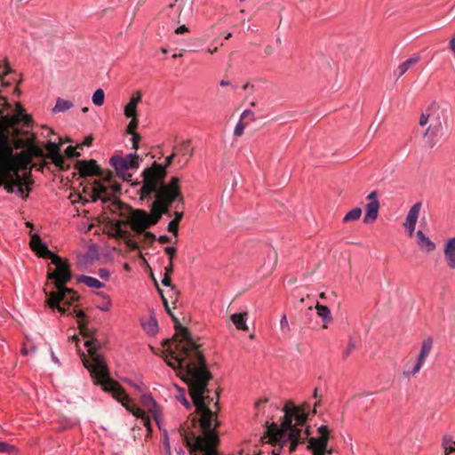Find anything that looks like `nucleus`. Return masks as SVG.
Listing matches in <instances>:
<instances>
[{"mask_svg":"<svg viewBox=\"0 0 455 455\" xmlns=\"http://www.w3.org/2000/svg\"><path fill=\"white\" fill-rule=\"evenodd\" d=\"M202 343H148V347L173 370H183L188 379L198 383L203 395H208L213 375L208 368Z\"/></svg>","mask_w":455,"mask_h":455,"instance_id":"nucleus-1","label":"nucleus"},{"mask_svg":"<svg viewBox=\"0 0 455 455\" xmlns=\"http://www.w3.org/2000/svg\"><path fill=\"white\" fill-rule=\"evenodd\" d=\"M106 343H84L87 354L75 343L77 355L84 367L89 371L92 383L101 389L111 394L113 398L118 401L129 412L137 419L145 416L147 411L140 408L128 395L124 387L110 375V370L102 353L103 345Z\"/></svg>","mask_w":455,"mask_h":455,"instance_id":"nucleus-2","label":"nucleus"},{"mask_svg":"<svg viewBox=\"0 0 455 455\" xmlns=\"http://www.w3.org/2000/svg\"><path fill=\"white\" fill-rule=\"evenodd\" d=\"M198 417H193L179 428L183 444L189 453L198 452L203 449L219 447L220 443L219 428L221 422L208 406L196 410Z\"/></svg>","mask_w":455,"mask_h":455,"instance_id":"nucleus-3","label":"nucleus"},{"mask_svg":"<svg viewBox=\"0 0 455 455\" xmlns=\"http://www.w3.org/2000/svg\"><path fill=\"white\" fill-rule=\"evenodd\" d=\"M166 175L167 172L156 162L151 167L146 168L142 172L143 185L140 189V197H150L155 193L156 204L163 202L172 204L176 200L183 204L179 178L173 177L168 184H165L164 180Z\"/></svg>","mask_w":455,"mask_h":455,"instance_id":"nucleus-4","label":"nucleus"},{"mask_svg":"<svg viewBox=\"0 0 455 455\" xmlns=\"http://www.w3.org/2000/svg\"><path fill=\"white\" fill-rule=\"evenodd\" d=\"M46 303L52 309H57L61 315H71L77 318L78 328L80 334L86 339H90L88 341H96L97 337L94 336V330L91 328L88 323L84 321V313L74 307L70 309V306L76 301L79 300V295L76 291L71 288L66 287V285L56 288V291H46Z\"/></svg>","mask_w":455,"mask_h":455,"instance_id":"nucleus-5","label":"nucleus"},{"mask_svg":"<svg viewBox=\"0 0 455 455\" xmlns=\"http://www.w3.org/2000/svg\"><path fill=\"white\" fill-rule=\"evenodd\" d=\"M31 164V156L27 152L13 155V148L8 137L0 132V170L15 176H20V171H26Z\"/></svg>","mask_w":455,"mask_h":455,"instance_id":"nucleus-6","label":"nucleus"},{"mask_svg":"<svg viewBox=\"0 0 455 455\" xmlns=\"http://www.w3.org/2000/svg\"><path fill=\"white\" fill-rule=\"evenodd\" d=\"M121 193L120 184H112L106 186L100 180H94L92 186V194L91 196L92 202H96L100 199L104 204L111 202L108 206L111 212L116 213L123 209L126 208V205L116 199V196Z\"/></svg>","mask_w":455,"mask_h":455,"instance_id":"nucleus-7","label":"nucleus"},{"mask_svg":"<svg viewBox=\"0 0 455 455\" xmlns=\"http://www.w3.org/2000/svg\"><path fill=\"white\" fill-rule=\"evenodd\" d=\"M52 263L55 265V269L49 271L47 279L53 282L54 287L59 288L66 285L72 278L70 266L67 259H62L60 256L53 257Z\"/></svg>","mask_w":455,"mask_h":455,"instance_id":"nucleus-8","label":"nucleus"},{"mask_svg":"<svg viewBox=\"0 0 455 455\" xmlns=\"http://www.w3.org/2000/svg\"><path fill=\"white\" fill-rule=\"evenodd\" d=\"M109 164L113 166L120 179L129 180L132 178V174L127 172L130 169H137L139 167V156L135 154H128L124 157L114 156L110 158Z\"/></svg>","mask_w":455,"mask_h":455,"instance_id":"nucleus-9","label":"nucleus"},{"mask_svg":"<svg viewBox=\"0 0 455 455\" xmlns=\"http://www.w3.org/2000/svg\"><path fill=\"white\" fill-rule=\"evenodd\" d=\"M125 224H129L132 229L137 234H142L147 228L157 223V216L148 214L144 210H132L131 216Z\"/></svg>","mask_w":455,"mask_h":455,"instance_id":"nucleus-10","label":"nucleus"},{"mask_svg":"<svg viewBox=\"0 0 455 455\" xmlns=\"http://www.w3.org/2000/svg\"><path fill=\"white\" fill-rule=\"evenodd\" d=\"M152 279L155 283V285L156 286L157 291L159 292L162 298L166 311L172 315V319L175 321L176 323L175 336L172 337V339H164L162 341H196L194 338L191 336L188 329L179 323L178 320L172 315L166 296L164 295L163 290L160 289L156 279L153 275Z\"/></svg>","mask_w":455,"mask_h":455,"instance_id":"nucleus-11","label":"nucleus"},{"mask_svg":"<svg viewBox=\"0 0 455 455\" xmlns=\"http://www.w3.org/2000/svg\"><path fill=\"white\" fill-rule=\"evenodd\" d=\"M140 403L143 407L148 408V413H150L157 425L159 430H162V412L159 404L155 400L151 393L142 394Z\"/></svg>","mask_w":455,"mask_h":455,"instance_id":"nucleus-12","label":"nucleus"},{"mask_svg":"<svg viewBox=\"0 0 455 455\" xmlns=\"http://www.w3.org/2000/svg\"><path fill=\"white\" fill-rule=\"evenodd\" d=\"M47 155L44 157L50 158L60 171H67L69 164H66L64 156L60 154V147L55 142L49 141L45 146Z\"/></svg>","mask_w":455,"mask_h":455,"instance_id":"nucleus-13","label":"nucleus"},{"mask_svg":"<svg viewBox=\"0 0 455 455\" xmlns=\"http://www.w3.org/2000/svg\"><path fill=\"white\" fill-rule=\"evenodd\" d=\"M289 409L292 412L293 419L296 421V426H304L308 419L310 404L304 402L300 405H296L292 400L287 401Z\"/></svg>","mask_w":455,"mask_h":455,"instance_id":"nucleus-14","label":"nucleus"},{"mask_svg":"<svg viewBox=\"0 0 455 455\" xmlns=\"http://www.w3.org/2000/svg\"><path fill=\"white\" fill-rule=\"evenodd\" d=\"M75 168L78 171L82 178L101 175V168L93 159L77 160Z\"/></svg>","mask_w":455,"mask_h":455,"instance_id":"nucleus-15","label":"nucleus"},{"mask_svg":"<svg viewBox=\"0 0 455 455\" xmlns=\"http://www.w3.org/2000/svg\"><path fill=\"white\" fill-rule=\"evenodd\" d=\"M173 152L176 153V156L180 157L178 163H182L181 167L187 165L194 155L191 140H187L180 141L178 145L173 147Z\"/></svg>","mask_w":455,"mask_h":455,"instance_id":"nucleus-16","label":"nucleus"},{"mask_svg":"<svg viewBox=\"0 0 455 455\" xmlns=\"http://www.w3.org/2000/svg\"><path fill=\"white\" fill-rule=\"evenodd\" d=\"M30 248L33 251L36 253L41 258L50 259L53 260V257H57L58 255L54 254L51 251L45 243H42L40 236L36 234L31 235V239L29 243Z\"/></svg>","mask_w":455,"mask_h":455,"instance_id":"nucleus-17","label":"nucleus"},{"mask_svg":"<svg viewBox=\"0 0 455 455\" xmlns=\"http://www.w3.org/2000/svg\"><path fill=\"white\" fill-rule=\"evenodd\" d=\"M188 395L196 410H200V408L207 406L204 402V398L198 383L195 380L188 379Z\"/></svg>","mask_w":455,"mask_h":455,"instance_id":"nucleus-18","label":"nucleus"},{"mask_svg":"<svg viewBox=\"0 0 455 455\" xmlns=\"http://www.w3.org/2000/svg\"><path fill=\"white\" fill-rule=\"evenodd\" d=\"M267 434L269 437V443L272 445H276L277 443H282V444H285L287 442L286 435L283 432L281 426H278L277 423L272 422L267 426Z\"/></svg>","mask_w":455,"mask_h":455,"instance_id":"nucleus-19","label":"nucleus"},{"mask_svg":"<svg viewBox=\"0 0 455 455\" xmlns=\"http://www.w3.org/2000/svg\"><path fill=\"white\" fill-rule=\"evenodd\" d=\"M432 347V343H422V347L416 361L414 362L412 368L405 370L403 374L406 376L413 375L417 373L421 368L425 358L428 355Z\"/></svg>","mask_w":455,"mask_h":455,"instance_id":"nucleus-20","label":"nucleus"},{"mask_svg":"<svg viewBox=\"0 0 455 455\" xmlns=\"http://www.w3.org/2000/svg\"><path fill=\"white\" fill-rule=\"evenodd\" d=\"M20 184V176H15L12 173H7L6 171L0 170V187L4 186L8 193H13L14 187Z\"/></svg>","mask_w":455,"mask_h":455,"instance_id":"nucleus-21","label":"nucleus"},{"mask_svg":"<svg viewBox=\"0 0 455 455\" xmlns=\"http://www.w3.org/2000/svg\"><path fill=\"white\" fill-rule=\"evenodd\" d=\"M317 432L319 434V436L308 437L307 438V442L312 444L315 443L328 445L331 432L329 427L327 425H322L317 428Z\"/></svg>","mask_w":455,"mask_h":455,"instance_id":"nucleus-22","label":"nucleus"},{"mask_svg":"<svg viewBox=\"0 0 455 455\" xmlns=\"http://www.w3.org/2000/svg\"><path fill=\"white\" fill-rule=\"evenodd\" d=\"M301 431L299 427H294L291 432L286 433V439L290 441V452L295 451L299 444H303L307 441V438H301Z\"/></svg>","mask_w":455,"mask_h":455,"instance_id":"nucleus-23","label":"nucleus"},{"mask_svg":"<svg viewBox=\"0 0 455 455\" xmlns=\"http://www.w3.org/2000/svg\"><path fill=\"white\" fill-rule=\"evenodd\" d=\"M444 259L448 267L451 269L455 268V236L450 238L443 248Z\"/></svg>","mask_w":455,"mask_h":455,"instance_id":"nucleus-24","label":"nucleus"},{"mask_svg":"<svg viewBox=\"0 0 455 455\" xmlns=\"http://www.w3.org/2000/svg\"><path fill=\"white\" fill-rule=\"evenodd\" d=\"M283 411H284V416H283V419L280 426H281V428L283 429V432H284V434L286 435V433L291 432L294 427H298L292 423V421L294 419L292 417V412L289 409L287 402L285 403V404L283 406Z\"/></svg>","mask_w":455,"mask_h":455,"instance_id":"nucleus-25","label":"nucleus"},{"mask_svg":"<svg viewBox=\"0 0 455 455\" xmlns=\"http://www.w3.org/2000/svg\"><path fill=\"white\" fill-rule=\"evenodd\" d=\"M419 60L420 57L418 54L413 55L397 67V68L395 70V75L397 76V78L401 77L405 74L406 71L416 65Z\"/></svg>","mask_w":455,"mask_h":455,"instance_id":"nucleus-26","label":"nucleus"},{"mask_svg":"<svg viewBox=\"0 0 455 455\" xmlns=\"http://www.w3.org/2000/svg\"><path fill=\"white\" fill-rule=\"evenodd\" d=\"M379 204L378 200L371 201L366 205V213L363 218L364 223H371L375 221L378 217Z\"/></svg>","mask_w":455,"mask_h":455,"instance_id":"nucleus-27","label":"nucleus"},{"mask_svg":"<svg viewBox=\"0 0 455 455\" xmlns=\"http://www.w3.org/2000/svg\"><path fill=\"white\" fill-rule=\"evenodd\" d=\"M429 111V125L435 128V130L438 128H443L442 124V116H443V112L437 107H431L428 108Z\"/></svg>","mask_w":455,"mask_h":455,"instance_id":"nucleus-28","label":"nucleus"},{"mask_svg":"<svg viewBox=\"0 0 455 455\" xmlns=\"http://www.w3.org/2000/svg\"><path fill=\"white\" fill-rule=\"evenodd\" d=\"M417 243L422 251L430 252L435 249V244L427 237L421 230L416 233Z\"/></svg>","mask_w":455,"mask_h":455,"instance_id":"nucleus-29","label":"nucleus"},{"mask_svg":"<svg viewBox=\"0 0 455 455\" xmlns=\"http://www.w3.org/2000/svg\"><path fill=\"white\" fill-rule=\"evenodd\" d=\"M172 204L163 202L159 204H156V200L152 204L151 212L154 216H157V222L161 219L163 214L169 213V207Z\"/></svg>","mask_w":455,"mask_h":455,"instance_id":"nucleus-30","label":"nucleus"},{"mask_svg":"<svg viewBox=\"0 0 455 455\" xmlns=\"http://www.w3.org/2000/svg\"><path fill=\"white\" fill-rule=\"evenodd\" d=\"M420 208H421V203H416L415 204H413L411 206V208L410 209L408 215L406 217L405 224H409L411 226L416 225Z\"/></svg>","mask_w":455,"mask_h":455,"instance_id":"nucleus-31","label":"nucleus"},{"mask_svg":"<svg viewBox=\"0 0 455 455\" xmlns=\"http://www.w3.org/2000/svg\"><path fill=\"white\" fill-rule=\"evenodd\" d=\"M315 309L317 315L323 319L324 322V327H326V323H331L332 321L331 313L328 307L321 305L319 302L315 305Z\"/></svg>","mask_w":455,"mask_h":455,"instance_id":"nucleus-32","label":"nucleus"},{"mask_svg":"<svg viewBox=\"0 0 455 455\" xmlns=\"http://www.w3.org/2000/svg\"><path fill=\"white\" fill-rule=\"evenodd\" d=\"M246 316H247V313L246 312L234 314V315H231V321L235 325L236 329L242 330V331H245V330L248 329L247 325H246V323H245Z\"/></svg>","mask_w":455,"mask_h":455,"instance_id":"nucleus-33","label":"nucleus"},{"mask_svg":"<svg viewBox=\"0 0 455 455\" xmlns=\"http://www.w3.org/2000/svg\"><path fill=\"white\" fill-rule=\"evenodd\" d=\"M0 121L3 124V128H2V132L4 134V125H8V126H14L16 124H18L19 123H20V116H19V111L17 112V114L15 115H12V116H0Z\"/></svg>","mask_w":455,"mask_h":455,"instance_id":"nucleus-34","label":"nucleus"},{"mask_svg":"<svg viewBox=\"0 0 455 455\" xmlns=\"http://www.w3.org/2000/svg\"><path fill=\"white\" fill-rule=\"evenodd\" d=\"M77 281L79 283H83L84 284H86L88 287H92V288H102L104 286V283L100 282L98 279L94 278V277H92V276H87V275H80L77 277Z\"/></svg>","mask_w":455,"mask_h":455,"instance_id":"nucleus-35","label":"nucleus"},{"mask_svg":"<svg viewBox=\"0 0 455 455\" xmlns=\"http://www.w3.org/2000/svg\"><path fill=\"white\" fill-rule=\"evenodd\" d=\"M124 221L117 220L112 224V229L115 231L116 236L119 238H128L130 234L123 229V226H127Z\"/></svg>","mask_w":455,"mask_h":455,"instance_id":"nucleus-36","label":"nucleus"},{"mask_svg":"<svg viewBox=\"0 0 455 455\" xmlns=\"http://www.w3.org/2000/svg\"><path fill=\"white\" fill-rule=\"evenodd\" d=\"M75 426L76 422H74L71 419L63 417L57 421L56 431L63 432L68 429H72Z\"/></svg>","mask_w":455,"mask_h":455,"instance_id":"nucleus-37","label":"nucleus"},{"mask_svg":"<svg viewBox=\"0 0 455 455\" xmlns=\"http://www.w3.org/2000/svg\"><path fill=\"white\" fill-rule=\"evenodd\" d=\"M443 128L435 129L432 126H428L424 133V136L427 139V143L430 147H433L435 143V138L441 133Z\"/></svg>","mask_w":455,"mask_h":455,"instance_id":"nucleus-38","label":"nucleus"},{"mask_svg":"<svg viewBox=\"0 0 455 455\" xmlns=\"http://www.w3.org/2000/svg\"><path fill=\"white\" fill-rule=\"evenodd\" d=\"M267 259H268V262L267 260H265L264 262V266L266 265H268L267 266V270L269 272H272L276 264H277V259H278V256H277V252L275 249L273 248H270L267 251Z\"/></svg>","mask_w":455,"mask_h":455,"instance_id":"nucleus-39","label":"nucleus"},{"mask_svg":"<svg viewBox=\"0 0 455 455\" xmlns=\"http://www.w3.org/2000/svg\"><path fill=\"white\" fill-rule=\"evenodd\" d=\"M442 444L444 449V455H450L451 452H455V441H452L451 435H444Z\"/></svg>","mask_w":455,"mask_h":455,"instance_id":"nucleus-40","label":"nucleus"},{"mask_svg":"<svg viewBox=\"0 0 455 455\" xmlns=\"http://www.w3.org/2000/svg\"><path fill=\"white\" fill-rule=\"evenodd\" d=\"M73 107V103L69 100L58 98L56 101V105L53 108V112H64L66 110L70 109Z\"/></svg>","mask_w":455,"mask_h":455,"instance_id":"nucleus-41","label":"nucleus"},{"mask_svg":"<svg viewBox=\"0 0 455 455\" xmlns=\"http://www.w3.org/2000/svg\"><path fill=\"white\" fill-rule=\"evenodd\" d=\"M361 215H362L361 208L355 207L345 215V217L343 218V222L348 223V222L355 221L360 219Z\"/></svg>","mask_w":455,"mask_h":455,"instance_id":"nucleus-42","label":"nucleus"},{"mask_svg":"<svg viewBox=\"0 0 455 455\" xmlns=\"http://www.w3.org/2000/svg\"><path fill=\"white\" fill-rule=\"evenodd\" d=\"M173 272V261H169V264L164 267V275L162 279V284L164 286H171L172 279L171 275Z\"/></svg>","mask_w":455,"mask_h":455,"instance_id":"nucleus-43","label":"nucleus"},{"mask_svg":"<svg viewBox=\"0 0 455 455\" xmlns=\"http://www.w3.org/2000/svg\"><path fill=\"white\" fill-rule=\"evenodd\" d=\"M31 157L32 156H36V157H44L45 155L43 151V149L36 145L35 142H30L28 144V148H27V151H26Z\"/></svg>","mask_w":455,"mask_h":455,"instance_id":"nucleus-44","label":"nucleus"},{"mask_svg":"<svg viewBox=\"0 0 455 455\" xmlns=\"http://www.w3.org/2000/svg\"><path fill=\"white\" fill-rule=\"evenodd\" d=\"M0 453L19 454V449L11 443L0 440Z\"/></svg>","mask_w":455,"mask_h":455,"instance_id":"nucleus-45","label":"nucleus"},{"mask_svg":"<svg viewBox=\"0 0 455 455\" xmlns=\"http://www.w3.org/2000/svg\"><path fill=\"white\" fill-rule=\"evenodd\" d=\"M32 184H33V181H25V182H23V180L20 177V184L16 185V187L18 188L17 193L20 196H23V197H27L28 194V192L30 190L29 187Z\"/></svg>","mask_w":455,"mask_h":455,"instance_id":"nucleus-46","label":"nucleus"},{"mask_svg":"<svg viewBox=\"0 0 455 455\" xmlns=\"http://www.w3.org/2000/svg\"><path fill=\"white\" fill-rule=\"evenodd\" d=\"M143 329L150 335H154L157 331V322L156 319L150 318L142 323Z\"/></svg>","mask_w":455,"mask_h":455,"instance_id":"nucleus-47","label":"nucleus"},{"mask_svg":"<svg viewBox=\"0 0 455 455\" xmlns=\"http://www.w3.org/2000/svg\"><path fill=\"white\" fill-rule=\"evenodd\" d=\"M326 444H315L307 443V449L312 451V455H324Z\"/></svg>","mask_w":455,"mask_h":455,"instance_id":"nucleus-48","label":"nucleus"},{"mask_svg":"<svg viewBox=\"0 0 455 455\" xmlns=\"http://www.w3.org/2000/svg\"><path fill=\"white\" fill-rule=\"evenodd\" d=\"M179 394L176 395V399L188 410L191 409V404L186 397L185 389L178 387Z\"/></svg>","mask_w":455,"mask_h":455,"instance_id":"nucleus-49","label":"nucleus"},{"mask_svg":"<svg viewBox=\"0 0 455 455\" xmlns=\"http://www.w3.org/2000/svg\"><path fill=\"white\" fill-rule=\"evenodd\" d=\"M105 94L102 89H97L92 95V102L96 106H102L104 103Z\"/></svg>","mask_w":455,"mask_h":455,"instance_id":"nucleus-50","label":"nucleus"},{"mask_svg":"<svg viewBox=\"0 0 455 455\" xmlns=\"http://www.w3.org/2000/svg\"><path fill=\"white\" fill-rule=\"evenodd\" d=\"M140 419L142 420L143 425H144V427H146V430H147L146 437L151 436L152 433H153V426H152L151 419H150L148 413L147 412L145 414V416H142L140 418Z\"/></svg>","mask_w":455,"mask_h":455,"instance_id":"nucleus-51","label":"nucleus"},{"mask_svg":"<svg viewBox=\"0 0 455 455\" xmlns=\"http://www.w3.org/2000/svg\"><path fill=\"white\" fill-rule=\"evenodd\" d=\"M16 108L19 111V116H20V122H23L24 125L29 126L32 123V118L30 116L24 114V109L22 108L20 103L16 104Z\"/></svg>","mask_w":455,"mask_h":455,"instance_id":"nucleus-52","label":"nucleus"},{"mask_svg":"<svg viewBox=\"0 0 455 455\" xmlns=\"http://www.w3.org/2000/svg\"><path fill=\"white\" fill-rule=\"evenodd\" d=\"M124 115L126 117H137V106L133 103L129 102L124 107Z\"/></svg>","mask_w":455,"mask_h":455,"instance_id":"nucleus-53","label":"nucleus"},{"mask_svg":"<svg viewBox=\"0 0 455 455\" xmlns=\"http://www.w3.org/2000/svg\"><path fill=\"white\" fill-rule=\"evenodd\" d=\"M98 176L100 177L104 182L108 183L107 186H110L112 184H117L116 182L112 181L113 172L111 171H108V170L103 171L101 169V175H98Z\"/></svg>","mask_w":455,"mask_h":455,"instance_id":"nucleus-54","label":"nucleus"},{"mask_svg":"<svg viewBox=\"0 0 455 455\" xmlns=\"http://www.w3.org/2000/svg\"><path fill=\"white\" fill-rule=\"evenodd\" d=\"M248 123L244 122L243 120L240 119L237 124L235 127L234 130V135L236 137H240L243 135V131L245 127L247 126Z\"/></svg>","mask_w":455,"mask_h":455,"instance_id":"nucleus-55","label":"nucleus"},{"mask_svg":"<svg viewBox=\"0 0 455 455\" xmlns=\"http://www.w3.org/2000/svg\"><path fill=\"white\" fill-rule=\"evenodd\" d=\"M169 290L167 291V294L172 300V303H175L178 300V297L180 294L179 290L171 283V286H168Z\"/></svg>","mask_w":455,"mask_h":455,"instance_id":"nucleus-56","label":"nucleus"},{"mask_svg":"<svg viewBox=\"0 0 455 455\" xmlns=\"http://www.w3.org/2000/svg\"><path fill=\"white\" fill-rule=\"evenodd\" d=\"M190 455H220L218 447L207 448L198 451V452L190 453Z\"/></svg>","mask_w":455,"mask_h":455,"instance_id":"nucleus-57","label":"nucleus"},{"mask_svg":"<svg viewBox=\"0 0 455 455\" xmlns=\"http://www.w3.org/2000/svg\"><path fill=\"white\" fill-rule=\"evenodd\" d=\"M161 431L163 432L162 442H163L164 448L165 451L170 454L171 453V446H170V442H169L168 432L166 429H164Z\"/></svg>","mask_w":455,"mask_h":455,"instance_id":"nucleus-58","label":"nucleus"},{"mask_svg":"<svg viewBox=\"0 0 455 455\" xmlns=\"http://www.w3.org/2000/svg\"><path fill=\"white\" fill-rule=\"evenodd\" d=\"M131 118H132V120L130 121L126 131L129 134L137 133L135 132V130L137 129L138 124H139L138 118L137 117H131Z\"/></svg>","mask_w":455,"mask_h":455,"instance_id":"nucleus-59","label":"nucleus"},{"mask_svg":"<svg viewBox=\"0 0 455 455\" xmlns=\"http://www.w3.org/2000/svg\"><path fill=\"white\" fill-rule=\"evenodd\" d=\"M78 148L68 146L66 150L65 154L68 158H75L80 156V153L76 151Z\"/></svg>","mask_w":455,"mask_h":455,"instance_id":"nucleus-60","label":"nucleus"},{"mask_svg":"<svg viewBox=\"0 0 455 455\" xmlns=\"http://www.w3.org/2000/svg\"><path fill=\"white\" fill-rule=\"evenodd\" d=\"M179 223L176 221L171 220L168 224L167 230L172 233L174 236L178 235L179 233Z\"/></svg>","mask_w":455,"mask_h":455,"instance_id":"nucleus-61","label":"nucleus"},{"mask_svg":"<svg viewBox=\"0 0 455 455\" xmlns=\"http://www.w3.org/2000/svg\"><path fill=\"white\" fill-rule=\"evenodd\" d=\"M101 296L104 299V303L101 306H99V308L103 311H108L111 307L110 299L105 294H101Z\"/></svg>","mask_w":455,"mask_h":455,"instance_id":"nucleus-62","label":"nucleus"},{"mask_svg":"<svg viewBox=\"0 0 455 455\" xmlns=\"http://www.w3.org/2000/svg\"><path fill=\"white\" fill-rule=\"evenodd\" d=\"M240 119L243 121L250 119L251 122H253L255 120L254 113L250 109H246L242 113Z\"/></svg>","mask_w":455,"mask_h":455,"instance_id":"nucleus-63","label":"nucleus"},{"mask_svg":"<svg viewBox=\"0 0 455 455\" xmlns=\"http://www.w3.org/2000/svg\"><path fill=\"white\" fill-rule=\"evenodd\" d=\"M165 253L169 256V261H173V258L176 254V248L172 246H168L164 248Z\"/></svg>","mask_w":455,"mask_h":455,"instance_id":"nucleus-64","label":"nucleus"}]
</instances>
